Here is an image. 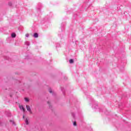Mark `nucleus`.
I'll list each match as a JSON object with an SVG mask.
<instances>
[{"instance_id":"nucleus-1","label":"nucleus","mask_w":131,"mask_h":131,"mask_svg":"<svg viewBox=\"0 0 131 131\" xmlns=\"http://www.w3.org/2000/svg\"><path fill=\"white\" fill-rule=\"evenodd\" d=\"M26 109L27 110L28 112L30 113V114H32L31 107L29 105H26Z\"/></svg>"},{"instance_id":"nucleus-2","label":"nucleus","mask_w":131,"mask_h":131,"mask_svg":"<svg viewBox=\"0 0 131 131\" xmlns=\"http://www.w3.org/2000/svg\"><path fill=\"white\" fill-rule=\"evenodd\" d=\"M19 109L23 111L24 112H25V108L23 105H19Z\"/></svg>"},{"instance_id":"nucleus-3","label":"nucleus","mask_w":131,"mask_h":131,"mask_svg":"<svg viewBox=\"0 0 131 131\" xmlns=\"http://www.w3.org/2000/svg\"><path fill=\"white\" fill-rule=\"evenodd\" d=\"M16 33H13L11 34V37H12V38L16 37Z\"/></svg>"},{"instance_id":"nucleus-4","label":"nucleus","mask_w":131,"mask_h":131,"mask_svg":"<svg viewBox=\"0 0 131 131\" xmlns=\"http://www.w3.org/2000/svg\"><path fill=\"white\" fill-rule=\"evenodd\" d=\"M34 38H38V34L37 33H34Z\"/></svg>"},{"instance_id":"nucleus-5","label":"nucleus","mask_w":131,"mask_h":131,"mask_svg":"<svg viewBox=\"0 0 131 131\" xmlns=\"http://www.w3.org/2000/svg\"><path fill=\"white\" fill-rule=\"evenodd\" d=\"M70 64H72L74 63V60L73 59H70L69 61Z\"/></svg>"},{"instance_id":"nucleus-6","label":"nucleus","mask_w":131,"mask_h":131,"mask_svg":"<svg viewBox=\"0 0 131 131\" xmlns=\"http://www.w3.org/2000/svg\"><path fill=\"white\" fill-rule=\"evenodd\" d=\"M24 99L25 100V101H26V102H29V98H24Z\"/></svg>"},{"instance_id":"nucleus-7","label":"nucleus","mask_w":131,"mask_h":131,"mask_svg":"<svg viewBox=\"0 0 131 131\" xmlns=\"http://www.w3.org/2000/svg\"><path fill=\"white\" fill-rule=\"evenodd\" d=\"M26 125L29 124V121H28L27 119H26Z\"/></svg>"},{"instance_id":"nucleus-8","label":"nucleus","mask_w":131,"mask_h":131,"mask_svg":"<svg viewBox=\"0 0 131 131\" xmlns=\"http://www.w3.org/2000/svg\"><path fill=\"white\" fill-rule=\"evenodd\" d=\"M73 125H74V126H77V124H76V121L74 122Z\"/></svg>"},{"instance_id":"nucleus-9","label":"nucleus","mask_w":131,"mask_h":131,"mask_svg":"<svg viewBox=\"0 0 131 131\" xmlns=\"http://www.w3.org/2000/svg\"><path fill=\"white\" fill-rule=\"evenodd\" d=\"M8 5H9V6H12V3H11V2H9V3H8Z\"/></svg>"},{"instance_id":"nucleus-10","label":"nucleus","mask_w":131,"mask_h":131,"mask_svg":"<svg viewBox=\"0 0 131 131\" xmlns=\"http://www.w3.org/2000/svg\"><path fill=\"white\" fill-rule=\"evenodd\" d=\"M25 36H26V37H28L29 36V34H26L25 35Z\"/></svg>"},{"instance_id":"nucleus-11","label":"nucleus","mask_w":131,"mask_h":131,"mask_svg":"<svg viewBox=\"0 0 131 131\" xmlns=\"http://www.w3.org/2000/svg\"><path fill=\"white\" fill-rule=\"evenodd\" d=\"M47 103H48L49 104H50V101H48Z\"/></svg>"},{"instance_id":"nucleus-12","label":"nucleus","mask_w":131,"mask_h":131,"mask_svg":"<svg viewBox=\"0 0 131 131\" xmlns=\"http://www.w3.org/2000/svg\"><path fill=\"white\" fill-rule=\"evenodd\" d=\"M49 93H52V91H51V90H50V91H49Z\"/></svg>"},{"instance_id":"nucleus-13","label":"nucleus","mask_w":131,"mask_h":131,"mask_svg":"<svg viewBox=\"0 0 131 131\" xmlns=\"http://www.w3.org/2000/svg\"><path fill=\"white\" fill-rule=\"evenodd\" d=\"M25 118V116H23V118Z\"/></svg>"}]
</instances>
